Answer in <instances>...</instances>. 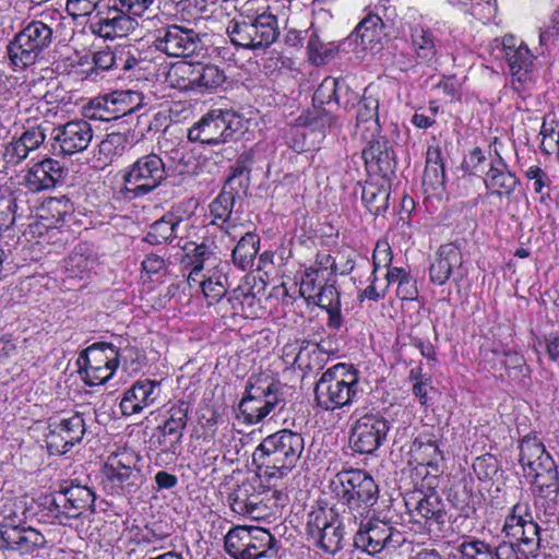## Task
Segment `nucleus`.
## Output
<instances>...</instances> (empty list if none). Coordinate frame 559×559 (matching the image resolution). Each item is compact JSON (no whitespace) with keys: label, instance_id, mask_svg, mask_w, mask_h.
Instances as JSON below:
<instances>
[{"label":"nucleus","instance_id":"obj_42","mask_svg":"<svg viewBox=\"0 0 559 559\" xmlns=\"http://www.w3.org/2000/svg\"><path fill=\"white\" fill-rule=\"evenodd\" d=\"M80 367L117 366L116 346L109 343H96L88 346L79 358Z\"/></svg>","mask_w":559,"mask_h":559},{"label":"nucleus","instance_id":"obj_34","mask_svg":"<svg viewBox=\"0 0 559 559\" xmlns=\"http://www.w3.org/2000/svg\"><path fill=\"white\" fill-rule=\"evenodd\" d=\"M457 552L462 559H520L511 543H503L493 548L478 538L462 542L457 546Z\"/></svg>","mask_w":559,"mask_h":559},{"label":"nucleus","instance_id":"obj_54","mask_svg":"<svg viewBox=\"0 0 559 559\" xmlns=\"http://www.w3.org/2000/svg\"><path fill=\"white\" fill-rule=\"evenodd\" d=\"M307 48L310 60L316 64L328 62L336 52L332 43H324L316 33L310 35Z\"/></svg>","mask_w":559,"mask_h":559},{"label":"nucleus","instance_id":"obj_57","mask_svg":"<svg viewBox=\"0 0 559 559\" xmlns=\"http://www.w3.org/2000/svg\"><path fill=\"white\" fill-rule=\"evenodd\" d=\"M117 366H106V367H80V374L83 381L90 385H100L106 383L108 380L112 378L117 370Z\"/></svg>","mask_w":559,"mask_h":559},{"label":"nucleus","instance_id":"obj_24","mask_svg":"<svg viewBox=\"0 0 559 559\" xmlns=\"http://www.w3.org/2000/svg\"><path fill=\"white\" fill-rule=\"evenodd\" d=\"M160 383L155 380L143 379L135 381L129 388L121 401L120 409L124 416L141 413L144 408L154 405L160 396Z\"/></svg>","mask_w":559,"mask_h":559},{"label":"nucleus","instance_id":"obj_15","mask_svg":"<svg viewBox=\"0 0 559 559\" xmlns=\"http://www.w3.org/2000/svg\"><path fill=\"white\" fill-rule=\"evenodd\" d=\"M345 100L343 106L345 109L357 107L355 133L360 138H370L380 132L379 124V99L372 94V87L365 88L362 98L359 95L345 88Z\"/></svg>","mask_w":559,"mask_h":559},{"label":"nucleus","instance_id":"obj_14","mask_svg":"<svg viewBox=\"0 0 559 559\" xmlns=\"http://www.w3.org/2000/svg\"><path fill=\"white\" fill-rule=\"evenodd\" d=\"M153 46L174 58H189L203 50L202 40L197 32L175 24L157 29Z\"/></svg>","mask_w":559,"mask_h":559},{"label":"nucleus","instance_id":"obj_60","mask_svg":"<svg viewBox=\"0 0 559 559\" xmlns=\"http://www.w3.org/2000/svg\"><path fill=\"white\" fill-rule=\"evenodd\" d=\"M126 138L120 132H112L99 143V153L106 158L111 159L114 156H119L124 150Z\"/></svg>","mask_w":559,"mask_h":559},{"label":"nucleus","instance_id":"obj_19","mask_svg":"<svg viewBox=\"0 0 559 559\" xmlns=\"http://www.w3.org/2000/svg\"><path fill=\"white\" fill-rule=\"evenodd\" d=\"M535 496V506L538 513H543L546 521L555 516L559 510V480L555 462L550 468L542 467L536 476H530Z\"/></svg>","mask_w":559,"mask_h":559},{"label":"nucleus","instance_id":"obj_32","mask_svg":"<svg viewBox=\"0 0 559 559\" xmlns=\"http://www.w3.org/2000/svg\"><path fill=\"white\" fill-rule=\"evenodd\" d=\"M519 450V461L527 478L536 476L542 467L550 468L551 462H554L545 445L536 436H525L520 442Z\"/></svg>","mask_w":559,"mask_h":559},{"label":"nucleus","instance_id":"obj_33","mask_svg":"<svg viewBox=\"0 0 559 559\" xmlns=\"http://www.w3.org/2000/svg\"><path fill=\"white\" fill-rule=\"evenodd\" d=\"M258 483L243 480L228 493L227 501L233 512L253 520H259V514H261V512H259L261 500H258Z\"/></svg>","mask_w":559,"mask_h":559},{"label":"nucleus","instance_id":"obj_23","mask_svg":"<svg viewBox=\"0 0 559 559\" xmlns=\"http://www.w3.org/2000/svg\"><path fill=\"white\" fill-rule=\"evenodd\" d=\"M406 504L415 522H424L429 531H439L445 522V508L441 497L436 491L419 492L413 496Z\"/></svg>","mask_w":559,"mask_h":559},{"label":"nucleus","instance_id":"obj_27","mask_svg":"<svg viewBox=\"0 0 559 559\" xmlns=\"http://www.w3.org/2000/svg\"><path fill=\"white\" fill-rule=\"evenodd\" d=\"M46 538L38 530L22 525L15 528H9L0 534V548L17 552L19 555H29L44 548Z\"/></svg>","mask_w":559,"mask_h":559},{"label":"nucleus","instance_id":"obj_11","mask_svg":"<svg viewBox=\"0 0 559 559\" xmlns=\"http://www.w3.org/2000/svg\"><path fill=\"white\" fill-rule=\"evenodd\" d=\"M502 532L522 547V551L536 556L539 549V526L534 521L527 500H520L506 516Z\"/></svg>","mask_w":559,"mask_h":559},{"label":"nucleus","instance_id":"obj_64","mask_svg":"<svg viewBox=\"0 0 559 559\" xmlns=\"http://www.w3.org/2000/svg\"><path fill=\"white\" fill-rule=\"evenodd\" d=\"M27 157L28 154L25 153L24 147L15 136H13L3 145L2 158L5 164L15 166L25 160Z\"/></svg>","mask_w":559,"mask_h":559},{"label":"nucleus","instance_id":"obj_31","mask_svg":"<svg viewBox=\"0 0 559 559\" xmlns=\"http://www.w3.org/2000/svg\"><path fill=\"white\" fill-rule=\"evenodd\" d=\"M463 264L462 252L453 243L442 245L429 266V280L435 285H444L452 273Z\"/></svg>","mask_w":559,"mask_h":559},{"label":"nucleus","instance_id":"obj_18","mask_svg":"<svg viewBox=\"0 0 559 559\" xmlns=\"http://www.w3.org/2000/svg\"><path fill=\"white\" fill-rule=\"evenodd\" d=\"M47 447L52 453H67L83 439L86 431L85 420L80 413L66 414L49 424Z\"/></svg>","mask_w":559,"mask_h":559},{"label":"nucleus","instance_id":"obj_37","mask_svg":"<svg viewBox=\"0 0 559 559\" xmlns=\"http://www.w3.org/2000/svg\"><path fill=\"white\" fill-rule=\"evenodd\" d=\"M235 203V197L231 192L223 191L210 205L212 215V225H216L233 238L238 236L239 225L231 223V213Z\"/></svg>","mask_w":559,"mask_h":559},{"label":"nucleus","instance_id":"obj_63","mask_svg":"<svg viewBox=\"0 0 559 559\" xmlns=\"http://www.w3.org/2000/svg\"><path fill=\"white\" fill-rule=\"evenodd\" d=\"M473 469L480 480H487L492 478L498 472V465L496 459L490 455L478 456L473 463Z\"/></svg>","mask_w":559,"mask_h":559},{"label":"nucleus","instance_id":"obj_35","mask_svg":"<svg viewBox=\"0 0 559 559\" xmlns=\"http://www.w3.org/2000/svg\"><path fill=\"white\" fill-rule=\"evenodd\" d=\"M496 157L491 159L490 168L485 176V186L497 195H510L518 183L516 177L508 169V165L496 151Z\"/></svg>","mask_w":559,"mask_h":559},{"label":"nucleus","instance_id":"obj_30","mask_svg":"<svg viewBox=\"0 0 559 559\" xmlns=\"http://www.w3.org/2000/svg\"><path fill=\"white\" fill-rule=\"evenodd\" d=\"M64 173L60 162L46 158L28 168L24 176V183L32 192H39L55 188Z\"/></svg>","mask_w":559,"mask_h":559},{"label":"nucleus","instance_id":"obj_58","mask_svg":"<svg viewBox=\"0 0 559 559\" xmlns=\"http://www.w3.org/2000/svg\"><path fill=\"white\" fill-rule=\"evenodd\" d=\"M317 266L314 269L320 270V273L323 271H330L331 274H347L354 269V261L347 257L346 262L343 265H340L336 262V258H333L328 252H319L316 259Z\"/></svg>","mask_w":559,"mask_h":559},{"label":"nucleus","instance_id":"obj_50","mask_svg":"<svg viewBox=\"0 0 559 559\" xmlns=\"http://www.w3.org/2000/svg\"><path fill=\"white\" fill-rule=\"evenodd\" d=\"M225 79L224 72L217 66L199 62L194 90H215L224 83Z\"/></svg>","mask_w":559,"mask_h":559},{"label":"nucleus","instance_id":"obj_2","mask_svg":"<svg viewBox=\"0 0 559 559\" xmlns=\"http://www.w3.org/2000/svg\"><path fill=\"white\" fill-rule=\"evenodd\" d=\"M304 449L305 441L299 432L282 429L262 440L253 452V462L264 467L269 477H282L296 466Z\"/></svg>","mask_w":559,"mask_h":559},{"label":"nucleus","instance_id":"obj_4","mask_svg":"<svg viewBox=\"0 0 559 559\" xmlns=\"http://www.w3.org/2000/svg\"><path fill=\"white\" fill-rule=\"evenodd\" d=\"M141 455L131 448L112 452L103 467L102 485L111 496L134 493L142 485Z\"/></svg>","mask_w":559,"mask_h":559},{"label":"nucleus","instance_id":"obj_17","mask_svg":"<svg viewBox=\"0 0 559 559\" xmlns=\"http://www.w3.org/2000/svg\"><path fill=\"white\" fill-rule=\"evenodd\" d=\"M307 533L323 551L334 555L342 548V522L334 520L324 509L309 513Z\"/></svg>","mask_w":559,"mask_h":559},{"label":"nucleus","instance_id":"obj_9","mask_svg":"<svg viewBox=\"0 0 559 559\" xmlns=\"http://www.w3.org/2000/svg\"><path fill=\"white\" fill-rule=\"evenodd\" d=\"M166 177V166L159 155H143L124 169L121 191L128 199L144 197L157 189Z\"/></svg>","mask_w":559,"mask_h":559},{"label":"nucleus","instance_id":"obj_1","mask_svg":"<svg viewBox=\"0 0 559 559\" xmlns=\"http://www.w3.org/2000/svg\"><path fill=\"white\" fill-rule=\"evenodd\" d=\"M332 509L342 513V522L357 524L369 518L377 503L379 488L371 475L362 469H346L335 474L329 483Z\"/></svg>","mask_w":559,"mask_h":559},{"label":"nucleus","instance_id":"obj_29","mask_svg":"<svg viewBox=\"0 0 559 559\" xmlns=\"http://www.w3.org/2000/svg\"><path fill=\"white\" fill-rule=\"evenodd\" d=\"M188 421V409L182 406L171 407L169 417L158 426L157 443L162 451L175 454L181 443Z\"/></svg>","mask_w":559,"mask_h":559},{"label":"nucleus","instance_id":"obj_46","mask_svg":"<svg viewBox=\"0 0 559 559\" xmlns=\"http://www.w3.org/2000/svg\"><path fill=\"white\" fill-rule=\"evenodd\" d=\"M21 193L10 187L0 188V233L9 230L15 223Z\"/></svg>","mask_w":559,"mask_h":559},{"label":"nucleus","instance_id":"obj_49","mask_svg":"<svg viewBox=\"0 0 559 559\" xmlns=\"http://www.w3.org/2000/svg\"><path fill=\"white\" fill-rule=\"evenodd\" d=\"M199 62L180 61L168 73L170 83L180 90H194Z\"/></svg>","mask_w":559,"mask_h":559},{"label":"nucleus","instance_id":"obj_38","mask_svg":"<svg viewBox=\"0 0 559 559\" xmlns=\"http://www.w3.org/2000/svg\"><path fill=\"white\" fill-rule=\"evenodd\" d=\"M182 251L181 264L185 269L191 267L187 282L192 287V282H199L204 263L210 260L212 251L205 243L198 245L194 242H187L182 247Z\"/></svg>","mask_w":559,"mask_h":559},{"label":"nucleus","instance_id":"obj_61","mask_svg":"<svg viewBox=\"0 0 559 559\" xmlns=\"http://www.w3.org/2000/svg\"><path fill=\"white\" fill-rule=\"evenodd\" d=\"M323 281L324 277L321 275L320 270L314 267L307 269L300 280V295L305 298H313L317 287H321Z\"/></svg>","mask_w":559,"mask_h":559},{"label":"nucleus","instance_id":"obj_43","mask_svg":"<svg viewBox=\"0 0 559 559\" xmlns=\"http://www.w3.org/2000/svg\"><path fill=\"white\" fill-rule=\"evenodd\" d=\"M259 243L260 238L257 234L247 231L241 235L231 253L234 264L242 271L249 270L253 265Z\"/></svg>","mask_w":559,"mask_h":559},{"label":"nucleus","instance_id":"obj_41","mask_svg":"<svg viewBox=\"0 0 559 559\" xmlns=\"http://www.w3.org/2000/svg\"><path fill=\"white\" fill-rule=\"evenodd\" d=\"M356 39L365 49H372L385 37L384 24L378 14H368L355 29Z\"/></svg>","mask_w":559,"mask_h":559},{"label":"nucleus","instance_id":"obj_16","mask_svg":"<svg viewBox=\"0 0 559 559\" xmlns=\"http://www.w3.org/2000/svg\"><path fill=\"white\" fill-rule=\"evenodd\" d=\"M95 493L86 486L71 485L52 497L50 511L63 523L64 519H78L85 511L94 509Z\"/></svg>","mask_w":559,"mask_h":559},{"label":"nucleus","instance_id":"obj_52","mask_svg":"<svg viewBox=\"0 0 559 559\" xmlns=\"http://www.w3.org/2000/svg\"><path fill=\"white\" fill-rule=\"evenodd\" d=\"M3 516L0 522V534L9 528L20 527L25 525L26 508L22 501H11L3 506Z\"/></svg>","mask_w":559,"mask_h":559},{"label":"nucleus","instance_id":"obj_3","mask_svg":"<svg viewBox=\"0 0 559 559\" xmlns=\"http://www.w3.org/2000/svg\"><path fill=\"white\" fill-rule=\"evenodd\" d=\"M360 393L359 372L344 362L328 368L316 383L314 400L324 411H335L357 401Z\"/></svg>","mask_w":559,"mask_h":559},{"label":"nucleus","instance_id":"obj_6","mask_svg":"<svg viewBox=\"0 0 559 559\" xmlns=\"http://www.w3.org/2000/svg\"><path fill=\"white\" fill-rule=\"evenodd\" d=\"M226 33L233 45L245 49H260L273 44L278 36L277 19L271 12L240 15L233 19Z\"/></svg>","mask_w":559,"mask_h":559},{"label":"nucleus","instance_id":"obj_12","mask_svg":"<svg viewBox=\"0 0 559 559\" xmlns=\"http://www.w3.org/2000/svg\"><path fill=\"white\" fill-rule=\"evenodd\" d=\"M356 525L358 528L354 545L368 555L374 556L383 550L395 549L404 542L402 533L386 522L367 518L364 521H357Z\"/></svg>","mask_w":559,"mask_h":559},{"label":"nucleus","instance_id":"obj_56","mask_svg":"<svg viewBox=\"0 0 559 559\" xmlns=\"http://www.w3.org/2000/svg\"><path fill=\"white\" fill-rule=\"evenodd\" d=\"M228 301L231 304L235 314H239L245 318L254 317L257 314L254 310L257 300L254 295L251 293L234 290L233 296Z\"/></svg>","mask_w":559,"mask_h":559},{"label":"nucleus","instance_id":"obj_62","mask_svg":"<svg viewBox=\"0 0 559 559\" xmlns=\"http://www.w3.org/2000/svg\"><path fill=\"white\" fill-rule=\"evenodd\" d=\"M104 0H66V11L73 19L90 16Z\"/></svg>","mask_w":559,"mask_h":559},{"label":"nucleus","instance_id":"obj_20","mask_svg":"<svg viewBox=\"0 0 559 559\" xmlns=\"http://www.w3.org/2000/svg\"><path fill=\"white\" fill-rule=\"evenodd\" d=\"M94 130L84 119H74L55 127L51 131L53 148L60 154L73 155L84 152L93 140Z\"/></svg>","mask_w":559,"mask_h":559},{"label":"nucleus","instance_id":"obj_22","mask_svg":"<svg viewBox=\"0 0 559 559\" xmlns=\"http://www.w3.org/2000/svg\"><path fill=\"white\" fill-rule=\"evenodd\" d=\"M344 87V84L336 79L326 78L316 90L312 102L313 110L305 116V123L313 129H324L334 123V118L323 106L340 104L337 92ZM347 86H345L346 88Z\"/></svg>","mask_w":559,"mask_h":559},{"label":"nucleus","instance_id":"obj_44","mask_svg":"<svg viewBox=\"0 0 559 559\" xmlns=\"http://www.w3.org/2000/svg\"><path fill=\"white\" fill-rule=\"evenodd\" d=\"M409 36L413 49L419 59L430 61L436 57L437 46L433 34L429 28L420 24H414L409 27Z\"/></svg>","mask_w":559,"mask_h":559},{"label":"nucleus","instance_id":"obj_21","mask_svg":"<svg viewBox=\"0 0 559 559\" xmlns=\"http://www.w3.org/2000/svg\"><path fill=\"white\" fill-rule=\"evenodd\" d=\"M388 431L389 424L383 417L365 415L358 418L352 428L350 444L358 453L371 454L385 440Z\"/></svg>","mask_w":559,"mask_h":559},{"label":"nucleus","instance_id":"obj_26","mask_svg":"<svg viewBox=\"0 0 559 559\" xmlns=\"http://www.w3.org/2000/svg\"><path fill=\"white\" fill-rule=\"evenodd\" d=\"M502 49L513 81L526 82L534 59L528 47L513 35H506L502 38Z\"/></svg>","mask_w":559,"mask_h":559},{"label":"nucleus","instance_id":"obj_59","mask_svg":"<svg viewBox=\"0 0 559 559\" xmlns=\"http://www.w3.org/2000/svg\"><path fill=\"white\" fill-rule=\"evenodd\" d=\"M449 500L452 506L466 518L475 512L474 501L466 486L452 490Z\"/></svg>","mask_w":559,"mask_h":559},{"label":"nucleus","instance_id":"obj_13","mask_svg":"<svg viewBox=\"0 0 559 559\" xmlns=\"http://www.w3.org/2000/svg\"><path fill=\"white\" fill-rule=\"evenodd\" d=\"M142 94L131 90H118L92 99L85 108L90 119L110 121L133 112L142 104Z\"/></svg>","mask_w":559,"mask_h":559},{"label":"nucleus","instance_id":"obj_51","mask_svg":"<svg viewBox=\"0 0 559 559\" xmlns=\"http://www.w3.org/2000/svg\"><path fill=\"white\" fill-rule=\"evenodd\" d=\"M493 354L499 357L510 379L521 380L523 377L527 376L528 367L526 366L524 357L518 352L508 349L499 353L498 350H493Z\"/></svg>","mask_w":559,"mask_h":559},{"label":"nucleus","instance_id":"obj_45","mask_svg":"<svg viewBox=\"0 0 559 559\" xmlns=\"http://www.w3.org/2000/svg\"><path fill=\"white\" fill-rule=\"evenodd\" d=\"M92 63V67L83 71V78L91 82H98L103 80L105 72L117 70V48L94 52Z\"/></svg>","mask_w":559,"mask_h":559},{"label":"nucleus","instance_id":"obj_10","mask_svg":"<svg viewBox=\"0 0 559 559\" xmlns=\"http://www.w3.org/2000/svg\"><path fill=\"white\" fill-rule=\"evenodd\" d=\"M242 122L234 110H212L189 129L188 139L209 145L226 143L240 131Z\"/></svg>","mask_w":559,"mask_h":559},{"label":"nucleus","instance_id":"obj_55","mask_svg":"<svg viewBox=\"0 0 559 559\" xmlns=\"http://www.w3.org/2000/svg\"><path fill=\"white\" fill-rule=\"evenodd\" d=\"M117 367L121 364L122 368L128 372H138L144 365V356L142 353L132 346L117 348Z\"/></svg>","mask_w":559,"mask_h":559},{"label":"nucleus","instance_id":"obj_25","mask_svg":"<svg viewBox=\"0 0 559 559\" xmlns=\"http://www.w3.org/2000/svg\"><path fill=\"white\" fill-rule=\"evenodd\" d=\"M97 16L98 20L90 24V29L105 39L127 36L138 25L135 19L121 7L109 8L105 16L98 12Z\"/></svg>","mask_w":559,"mask_h":559},{"label":"nucleus","instance_id":"obj_36","mask_svg":"<svg viewBox=\"0 0 559 559\" xmlns=\"http://www.w3.org/2000/svg\"><path fill=\"white\" fill-rule=\"evenodd\" d=\"M368 143L362 151L365 163L369 167H377L381 173H386L392 168L393 151L389 146V142L380 135H371L370 138H360Z\"/></svg>","mask_w":559,"mask_h":559},{"label":"nucleus","instance_id":"obj_48","mask_svg":"<svg viewBox=\"0 0 559 559\" xmlns=\"http://www.w3.org/2000/svg\"><path fill=\"white\" fill-rule=\"evenodd\" d=\"M181 219L173 214L164 215L160 219L151 225L150 231L146 236L152 245H158L166 241H171L176 238V230Z\"/></svg>","mask_w":559,"mask_h":559},{"label":"nucleus","instance_id":"obj_8","mask_svg":"<svg viewBox=\"0 0 559 559\" xmlns=\"http://www.w3.org/2000/svg\"><path fill=\"white\" fill-rule=\"evenodd\" d=\"M52 28L41 21H32L15 34L7 47L8 57L15 69L35 64L52 43Z\"/></svg>","mask_w":559,"mask_h":559},{"label":"nucleus","instance_id":"obj_53","mask_svg":"<svg viewBox=\"0 0 559 559\" xmlns=\"http://www.w3.org/2000/svg\"><path fill=\"white\" fill-rule=\"evenodd\" d=\"M48 126L47 123L33 124L24 129V131L15 136L22 144L25 153L28 155L38 150L45 142L47 136Z\"/></svg>","mask_w":559,"mask_h":559},{"label":"nucleus","instance_id":"obj_47","mask_svg":"<svg viewBox=\"0 0 559 559\" xmlns=\"http://www.w3.org/2000/svg\"><path fill=\"white\" fill-rule=\"evenodd\" d=\"M95 255L86 245H79L74 248L66 261V270L73 277H82L94 269Z\"/></svg>","mask_w":559,"mask_h":559},{"label":"nucleus","instance_id":"obj_39","mask_svg":"<svg viewBox=\"0 0 559 559\" xmlns=\"http://www.w3.org/2000/svg\"><path fill=\"white\" fill-rule=\"evenodd\" d=\"M199 286L209 305L218 302L227 292V277L224 266L210 271L207 275L200 274L199 282H192V287Z\"/></svg>","mask_w":559,"mask_h":559},{"label":"nucleus","instance_id":"obj_28","mask_svg":"<svg viewBox=\"0 0 559 559\" xmlns=\"http://www.w3.org/2000/svg\"><path fill=\"white\" fill-rule=\"evenodd\" d=\"M411 454L418 465L427 466L433 473L442 472L444 455L437 437L431 431L418 433L412 442Z\"/></svg>","mask_w":559,"mask_h":559},{"label":"nucleus","instance_id":"obj_40","mask_svg":"<svg viewBox=\"0 0 559 559\" xmlns=\"http://www.w3.org/2000/svg\"><path fill=\"white\" fill-rule=\"evenodd\" d=\"M366 207L370 213L379 215L389 206V185L384 178L377 181H369L362 189L361 197Z\"/></svg>","mask_w":559,"mask_h":559},{"label":"nucleus","instance_id":"obj_5","mask_svg":"<svg viewBox=\"0 0 559 559\" xmlns=\"http://www.w3.org/2000/svg\"><path fill=\"white\" fill-rule=\"evenodd\" d=\"M284 391L285 385L280 381L251 379L239 403L238 417L249 425L262 421L275 409L285 407Z\"/></svg>","mask_w":559,"mask_h":559},{"label":"nucleus","instance_id":"obj_7","mask_svg":"<svg viewBox=\"0 0 559 559\" xmlns=\"http://www.w3.org/2000/svg\"><path fill=\"white\" fill-rule=\"evenodd\" d=\"M227 554L234 559H276L277 539L260 527L236 526L224 539Z\"/></svg>","mask_w":559,"mask_h":559}]
</instances>
